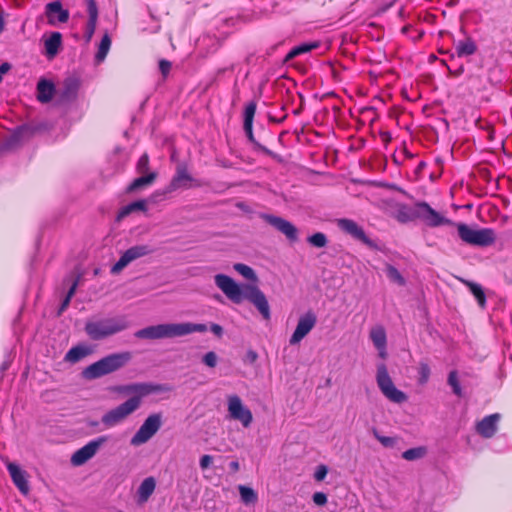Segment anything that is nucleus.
<instances>
[{"mask_svg": "<svg viewBox=\"0 0 512 512\" xmlns=\"http://www.w3.org/2000/svg\"><path fill=\"white\" fill-rule=\"evenodd\" d=\"M229 469L234 473L237 472L240 469L239 462L237 460L231 461L229 463Z\"/></svg>", "mask_w": 512, "mask_h": 512, "instance_id": "obj_54", "label": "nucleus"}, {"mask_svg": "<svg viewBox=\"0 0 512 512\" xmlns=\"http://www.w3.org/2000/svg\"><path fill=\"white\" fill-rule=\"evenodd\" d=\"M157 178L156 172H149L147 174H143L140 177L135 178L130 185L127 187L128 192H135L143 189L146 186L151 185L155 179Z\"/></svg>", "mask_w": 512, "mask_h": 512, "instance_id": "obj_30", "label": "nucleus"}, {"mask_svg": "<svg viewBox=\"0 0 512 512\" xmlns=\"http://www.w3.org/2000/svg\"><path fill=\"white\" fill-rule=\"evenodd\" d=\"M77 286H78V278H75L65 296V298L63 299L61 305H60V308H59V314H61L64 310L67 309V307L69 306L70 304V301L72 299V297L74 296L75 294V291L77 289Z\"/></svg>", "mask_w": 512, "mask_h": 512, "instance_id": "obj_42", "label": "nucleus"}, {"mask_svg": "<svg viewBox=\"0 0 512 512\" xmlns=\"http://www.w3.org/2000/svg\"><path fill=\"white\" fill-rule=\"evenodd\" d=\"M162 415L161 413H154L149 415L137 432L132 436L130 444L132 446H140L147 443L161 428Z\"/></svg>", "mask_w": 512, "mask_h": 512, "instance_id": "obj_10", "label": "nucleus"}, {"mask_svg": "<svg viewBox=\"0 0 512 512\" xmlns=\"http://www.w3.org/2000/svg\"><path fill=\"white\" fill-rule=\"evenodd\" d=\"M407 29H408V27H404V28H403V32H406V31H407Z\"/></svg>", "mask_w": 512, "mask_h": 512, "instance_id": "obj_59", "label": "nucleus"}, {"mask_svg": "<svg viewBox=\"0 0 512 512\" xmlns=\"http://www.w3.org/2000/svg\"><path fill=\"white\" fill-rule=\"evenodd\" d=\"M327 473H328L327 466L321 464L317 467V469L314 473V478L316 481H323L325 479Z\"/></svg>", "mask_w": 512, "mask_h": 512, "instance_id": "obj_48", "label": "nucleus"}, {"mask_svg": "<svg viewBox=\"0 0 512 512\" xmlns=\"http://www.w3.org/2000/svg\"><path fill=\"white\" fill-rule=\"evenodd\" d=\"M4 30V19L2 17V15L0 14V34L3 32Z\"/></svg>", "mask_w": 512, "mask_h": 512, "instance_id": "obj_57", "label": "nucleus"}, {"mask_svg": "<svg viewBox=\"0 0 512 512\" xmlns=\"http://www.w3.org/2000/svg\"><path fill=\"white\" fill-rule=\"evenodd\" d=\"M227 410L229 417L239 421L244 428H248L253 422L251 410L246 407L238 395H230L227 398Z\"/></svg>", "mask_w": 512, "mask_h": 512, "instance_id": "obj_13", "label": "nucleus"}, {"mask_svg": "<svg viewBox=\"0 0 512 512\" xmlns=\"http://www.w3.org/2000/svg\"><path fill=\"white\" fill-rule=\"evenodd\" d=\"M168 388L162 384H156L152 382H138L124 385H118L114 387V391L118 394L131 397L129 399H136L137 409L140 407L142 399L153 393H160L167 391Z\"/></svg>", "mask_w": 512, "mask_h": 512, "instance_id": "obj_6", "label": "nucleus"}, {"mask_svg": "<svg viewBox=\"0 0 512 512\" xmlns=\"http://www.w3.org/2000/svg\"><path fill=\"white\" fill-rule=\"evenodd\" d=\"M37 99L41 103H48L55 93V85L52 81L41 78L37 83Z\"/></svg>", "mask_w": 512, "mask_h": 512, "instance_id": "obj_26", "label": "nucleus"}, {"mask_svg": "<svg viewBox=\"0 0 512 512\" xmlns=\"http://www.w3.org/2000/svg\"><path fill=\"white\" fill-rule=\"evenodd\" d=\"M241 501L245 505L254 504L258 500L257 493L250 487L239 485L238 487Z\"/></svg>", "mask_w": 512, "mask_h": 512, "instance_id": "obj_34", "label": "nucleus"}, {"mask_svg": "<svg viewBox=\"0 0 512 512\" xmlns=\"http://www.w3.org/2000/svg\"><path fill=\"white\" fill-rule=\"evenodd\" d=\"M136 169L139 174L149 173V157L146 153L139 158Z\"/></svg>", "mask_w": 512, "mask_h": 512, "instance_id": "obj_44", "label": "nucleus"}, {"mask_svg": "<svg viewBox=\"0 0 512 512\" xmlns=\"http://www.w3.org/2000/svg\"><path fill=\"white\" fill-rule=\"evenodd\" d=\"M426 454L425 447L410 448L402 453V458L407 461H414L424 457Z\"/></svg>", "mask_w": 512, "mask_h": 512, "instance_id": "obj_39", "label": "nucleus"}, {"mask_svg": "<svg viewBox=\"0 0 512 512\" xmlns=\"http://www.w3.org/2000/svg\"><path fill=\"white\" fill-rule=\"evenodd\" d=\"M374 436L384 447H392L395 444L394 438L382 436L376 430H374Z\"/></svg>", "mask_w": 512, "mask_h": 512, "instance_id": "obj_46", "label": "nucleus"}, {"mask_svg": "<svg viewBox=\"0 0 512 512\" xmlns=\"http://www.w3.org/2000/svg\"><path fill=\"white\" fill-rule=\"evenodd\" d=\"M22 128H18L11 136L10 138L8 139L7 141V146L8 147H13L14 145L18 144L20 141H21V133H22Z\"/></svg>", "mask_w": 512, "mask_h": 512, "instance_id": "obj_47", "label": "nucleus"}, {"mask_svg": "<svg viewBox=\"0 0 512 512\" xmlns=\"http://www.w3.org/2000/svg\"><path fill=\"white\" fill-rule=\"evenodd\" d=\"M46 15L50 24H54L55 19L60 23H66L69 19V11L63 9L60 1L48 3L46 5Z\"/></svg>", "mask_w": 512, "mask_h": 512, "instance_id": "obj_23", "label": "nucleus"}, {"mask_svg": "<svg viewBox=\"0 0 512 512\" xmlns=\"http://www.w3.org/2000/svg\"><path fill=\"white\" fill-rule=\"evenodd\" d=\"M459 238L466 244L477 247H487L494 243L495 233L489 228H473L465 223L454 222Z\"/></svg>", "mask_w": 512, "mask_h": 512, "instance_id": "obj_5", "label": "nucleus"}, {"mask_svg": "<svg viewBox=\"0 0 512 512\" xmlns=\"http://www.w3.org/2000/svg\"><path fill=\"white\" fill-rule=\"evenodd\" d=\"M8 67V64H3L2 66H0V72L5 73L8 70Z\"/></svg>", "mask_w": 512, "mask_h": 512, "instance_id": "obj_58", "label": "nucleus"}, {"mask_svg": "<svg viewBox=\"0 0 512 512\" xmlns=\"http://www.w3.org/2000/svg\"><path fill=\"white\" fill-rule=\"evenodd\" d=\"M8 368V363L7 362H4L1 367H0V378H2V374L4 373V371Z\"/></svg>", "mask_w": 512, "mask_h": 512, "instance_id": "obj_56", "label": "nucleus"}, {"mask_svg": "<svg viewBox=\"0 0 512 512\" xmlns=\"http://www.w3.org/2000/svg\"><path fill=\"white\" fill-rule=\"evenodd\" d=\"M91 350L83 345H77L72 347L68 350V352L65 354V361L69 363H77L83 358H85L87 355H89Z\"/></svg>", "mask_w": 512, "mask_h": 512, "instance_id": "obj_31", "label": "nucleus"}, {"mask_svg": "<svg viewBox=\"0 0 512 512\" xmlns=\"http://www.w3.org/2000/svg\"><path fill=\"white\" fill-rule=\"evenodd\" d=\"M307 242L315 248H323L328 244V239L324 233L316 232L307 238Z\"/></svg>", "mask_w": 512, "mask_h": 512, "instance_id": "obj_40", "label": "nucleus"}, {"mask_svg": "<svg viewBox=\"0 0 512 512\" xmlns=\"http://www.w3.org/2000/svg\"><path fill=\"white\" fill-rule=\"evenodd\" d=\"M130 322L125 315L87 321L85 333L93 341H100L128 329Z\"/></svg>", "mask_w": 512, "mask_h": 512, "instance_id": "obj_3", "label": "nucleus"}, {"mask_svg": "<svg viewBox=\"0 0 512 512\" xmlns=\"http://www.w3.org/2000/svg\"><path fill=\"white\" fill-rule=\"evenodd\" d=\"M217 359H218V357H217L216 353H215V352H213V351H210V352H207V353L203 356V358H202V362H203L206 366H208V367H210V368H214V367L217 365Z\"/></svg>", "mask_w": 512, "mask_h": 512, "instance_id": "obj_45", "label": "nucleus"}, {"mask_svg": "<svg viewBox=\"0 0 512 512\" xmlns=\"http://www.w3.org/2000/svg\"><path fill=\"white\" fill-rule=\"evenodd\" d=\"M111 47V38L108 33H105L100 41L98 46L97 53L95 55L96 64H100L103 62L110 50Z\"/></svg>", "mask_w": 512, "mask_h": 512, "instance_id": "obj_32", "label": "nucleus"}, {"mask_svg": "<svg viewBox=\"0 0 512 512\" xmlns=\"http://www.w3.org/2000/svg\"><path fill=\"white\" fill-rule=\"evenodd\" d=\"M313 502L318 506H324L327 503V495L323 492H315L312 496Z\"/></svg>", "mask_w": 512, "mask_h": 512, "instance_id": "obj_49", "label": "nucleus"}, {"mask_svg": "<svg viewBox=\"0 0 512 512\" xmlns=\"http://www.w3.org/2000/svg\"><path fill=\"white\" fill-rule=\"evenodd\" d=\"M210 331L217 337H221L223 335V328L219 324H216V323L211 324Z\"/></svg>", "mask_w": 512, "mask_h": 512, "instance_id": "obj_52", "label": "nucleus"}, {"mask_svg": "<svg viewBox=\"0 0 512 512\" xmlns=\"http://www.w3.org/2000/svg\"><path fill=\"white\" fill-rule=\"evenodd\" d=\"M261 218L275 228L277 231L285 235L290 242L298 241V229L290 221L272 214H262Z\"/></svg>", "mask_w": 512, "mask_h": 512, "instance_id": "obj_16", "label": "nucleus"}, {"mask_svg": "<svg viewBox=\"0 0 512 512\" xmlns=\"http://www.w3.org/2000/svg\"><path fill=\"white\" fill-rule=\"evenodd\" d=\"M412 213L415 217L421 219L429 227L454 225L453 220L442 216L425 201L415 203Z\"/></svg>", "mask_w": 512, "mask_h": 512, "instance_id": "obj_9", "label": "nucleus"}, {"mask_svg": "<svg viewBox=\"0 0 512 512\" xmlns=\"http://www.w3.org/2000/svg\"><path fill=\"white\" fill-rule=\"evenodd\" d=\"M337 226L344 233L350 235L354 239L362 242L366 246L370 248H375L376 244L373 240H371L363 230L361 226H359L354 220L348 218H341L337 220Z\"/></svg>", "mask_w": 512, "mask_h": 512, "instance_id": "obj_19", "label": "nucleus"}, {"mask_svg": "<svg viewBox=\"0 0 512 512\" xmlns=\"http://www.w3.org/2000/svg\"><path fill=\"white\" fill-rule=\"evenodd\" d=\"M466 284L469 287L470 292L476 298L479 306L481 308H484L485 305H486V296H485V293H484L483 288L481 287V285H479L477 283H474V282H469V281L466 282Z\"/></svg>", "mask_w": 512, "mask_h": 512, "instance_id": "obj_37", "label": "nucleus"}, {"mask_svg": "<svg viewBox=\"0 0 512 512\" xmlns=\"http://www.w3.org/2000/svg\"><path fill=\"white\" fill-rule=\"evenodd\" d=\"M159 69H160L161 73L163 74V76H166L170 72L171 63L168 60L162 59L159 62Z\"/></svg>", "mask_w": 512, "mask_h": 512, "instance_id": "obj_51", "label": "nucleus"}, {"mask_svg": "<svg viewBox=\"0 0 512 512\" xmlns=\"http://www.w3.org/2000/svg\"><path fill=\"white\" fill-rule=\"evenodd\" d=\"M107 439V436H100L75 451L71 457L72 465L81 466L86 463L97 453L98 449L107 441Z\"/></svg>", "mask_w": 512, "mask_h": 512, "instance_id": "obj_17", "label": "nucleus"}, {"mask_svg": "<svg viewBox=\"0 0 512 512\" xmlns=\"http://www.w3.org/2000/svg\"><path fill=\"white\" fill-rule=\"evenodd\" d=\"M385 273L391 282L396 283L399 286H404L406 284L405 278L395 266L386 264Z\"/></svg>", "mask_w": 512, "mask_h": 512, "instance_id": "obj_36", "label": "nucleus"}, {"mask_svg": "<svg viewBox=\"0 0 512 512\" xmlns=\"http://www.w3.org/2000/svg\"><path fill=\"white\" fill-rule=\"evenodd\" d=\"M216 286L235 304H240L243 299L251 302L265 320L271 318L270 306L265 294L255 285H238L233 278L225 274H217L214 277Z\"/></svg>", "mask_w": 512, "mask_h": 512, "instance_id": "obj_1", "label": "nucleus"}, {"mask_svg": "<svg viewBox=\"0 0 512 512\" xmlns=\"http://www.w3.org/2000/svg\"><path fill=\"white\" fill-rule=\"evenodd\" d=\"M376 382L382 394L389 401L400 404L407 400V395L395 387L387 367L383 363L377 366Z\"/></svg>", "mask_w": 512, "mask_h": 512, "instance_id": "obj_8", "label": "nucleus"}, {"mask_svg": "<svg viewBox=\"0 0 512 512\" xmlns=\"http://www.w3.org/2000/svg\"><path fill=\"white\" fill-rule=\"evenodd\" d=\"M131 359L129 351L112 353L84 368L81 374L86 380L98 379L122 369Z\"/></svg>", "mask_w": 512, "mask_h": 512, "instance_id": "obj_4", "label": "nucleus"}, {"mask_svg": "<svg viewBox=\"0 0 512 512\" xmlns=\"http://www.w3.org/2000/svg\"><path fill=\"white\" fill-rule=\"evenodd\" d=\"M205 331H207V326L201 323H165L145 327L136 331L134 335L139 339H162Z\"/></svg>", "mask_w": 512, "mask_h": 512, "instance_id": "obj_2", "label": "nucleus"}, {"mask_svg": "<svg viewBox=\"0 0 512 512\" xmlns=\"http://www.w3.org/2000/svg\"><path fill=\"white\" fill-rule=\"evenodd\" d=\"M500 417L499 413L485 416L482 420L477 422L475 427L476 432L484 438H491L498 430Z\"/></svg>", "mask_w": 512, "mask_h": 512, "instance_id": "obj_20", "label": "nucleus"}, {"mask_svg": "<svg viewBox=\"0 0 512 512\" xmlns=\"http://www.w3.org/2000/svg\"><path fill=\"white\" fill-rule=\"evenodd\" d=\"M257 357H258V355L255 351L249 350L247 352V358L249 359L250 362L256 361Z\"/></svg>", "mask_w": 512, "mask_h": 512, "instance_id": "obj_55", "label": "nucleus"}, {"mask_svg": "<svg viewBox=\"0 0 512 512\" xmlns=\"http://www.w3.org/2000/svg\"><path fill=\"white\" fill-rule=\"evenodd\" d=\"M448 70H449V73L455 77H458L460 75L463 74L464 72V66L463 65H460L459 67L455 68V69H452V67L450 66H447Z\"/></svg>", "mask_w": 512, "mask_h": 512, "instance_id": "obj_53", "label": "nucleus"}, {"mask_svg": "<svg viewBox=\"0 0 512 512\" xmlns=\"http://www.w3.org/2000/svg\"><path fill=\"white\" fill-rule=\"evenodd\" d=\"M7 470L14 485L22 494L26 495L29 492V484L26 478V472L15 463H8Z\"/></svg>", "mask_w": 512, "mask_h": 512, "instance_id": "obj_21", "label": "nucleus"}, {"mask_svg": "<svg viewBox=\"0 0 512 512\" xmlns=\"http://www.w3.org/2000/svg\"><path fill=\"white\" fill-rule=\"evenodd\" d=\"M203 183L200 179L194 178L188 171L187 164L184 162L179 163L176 166V171L169 184L160 193L165 195L173 193L179 189H190L192 187H202Z\"/></svg>", "mask_w": 512, "mask_h": 512, "instance_id": "obj_7", "label": "nucleus"}, {"mask_svg": "<svg viewBox=\"0 0 512 512\" xmlns=\"http://www.w3.org/2000/svg\"><path fill=\"white\" fill-rule=\"evenodd\" d=\"M137 410L136 399H127L117 407L110 409L101 417V423L111 428L122 423L129 415Z\"/></svg>", "mask_w": 512, "mask_h": 512, "instance_id": "obj_11", "label": "nucleus"}, {"mask_svg": "<svg viewBox=\"0 0 512 512\" xmlns=\"http://www.w3.org/2000/svg\"><path fill=\"white\" fill-rule=\"evenodd\" d=\"M317 323L316 314L309 310L298 319L296 328L289 339L290 345H296L305 338Z\"/></svg>", "mask_w": 512, "mask_h": 512, "instance_id": "obj_15", "label": "nucleus"}, {"mask_svg": "<svg viewBox=\"0 0 512 512\" xmlns=\"http://www.w3.org/2000/svg\"><path fill=\"white\" fill-rule=\"evenodd\" d=\"M370 339L373 342L375 348L378 350L379 356L381 358H385L387 355V336L385 329L380 325L373 327L370 330Z\"/></svg>", "mask_w": 512, "mask_h": 512, "instance_id": "obj_24", "label": "nucleus"}, {"mask_svg": "<svg viewBox=\"0 0 512 512\" xmlns=\"http://www.w3.org/2000/svg\"><path fill=\"white\" fill-rule=\"evenodd\" d=\"M318 47V43L316 42H313V43H302L300 45H297L295 47H293L288 53L287 55L285 56V62H288L292 59H294L295 57L301 55V54H304V53H307V52H310L311 50L315 49Z\"/></svg>", "mask_w": 512, "mask_h": 512, "instance_id": "obj_33", "label": "nucleus"}, {"mask_svg": "<svg viewBox=\"0 0 512 512\" xmlns=\"http://www.w3.org/2000/svg\"><path fill=\"white\" fill-rule=\"evenodd\" d=\"M62 45V35L60 32H52L44 41L45 53L49 59L54 58Z\"/></svg>", "mask_w": 512, "mask_h": 512, "instance_id": "obj_28", "label": "nucleus"}, {"mask_svg": "<svg viewBox=\"0 0 512 512\" xmlns=\"http://www.w3.org/2000/svg\"><path fill=\"white\" fill-rule=\"evenodd\" d=\"M430 367L427 363L421 362L418 367V382L423 385L426 384L430 377Z\"/></svg>", "mask_w": 512, "mask_h": 512, "instance_id": "obj_43", "label": "nucleus"}, {"mask_svg": "<svg viewBox=\"0 0 512 512\" xmlns=\"http://www.w3.org/2000/svg\"><path fill=\"white\" fill-rule=\"evenodd\" d=\"M257 104L255 101L249 102L244 109V121H243V128L245 131V134L248 138V140L254 145L256 150H259L266 155L272 156L273 152L268 149L267 147L261 145L258 141H256L254 134H253V119L255 116Z\"/></svg>", "mask_w": 512, "mask_h": 512, "instance_id": "obj_14", "label": "nucleus"}, {"mask_svg": "<svg viewBox=\"0 0 512 512\" xmlns=\"http://www.w3.org/2000/svg\"><path fill=\"white\" fill-rule=\"evenodd\" d=\"M455 51L458 57H467L476 53L477 45L475 41L468 37L465 40H460L455 44Z\"/></svg>", "mask_w": 512, "mask_h": 512, "instance_id": "obj_29", "label": "nucleus"}, {"mask_svg": "<svg viewBox=\"0 0 512 512\" xmlns=\"http://www.w3.org/2000/svg\"><path fill=\"white\" fill-rule=\"evenodd\" d=\"M156 488V481L153 477L145 478L137 490V502L143 504L148 501Z\"/></svg>", "mask_w": 512, "mask_h": 512, "instance_id": "obj_27", "label": "nucleus"}, {"mask_svg": "<svg viewBox=\"0 0 512 512\" xmlns=\"http://www.w3.org/2000/svg\"><path fill=\"white\" fill-rule=\"evenodd\" d=\"M88 21L86 23L84 38L86 42H90L96 29L98 20V7L95 0L87 1Z\"/></svg>", "mask_w": 512, "mask_h": 512, "instance_id": "obj_22", "label": "nucleus"}, {"mask_svg": "<svg viewBox=\"0 0 512 512\" xmlns=\"http://www.w3.org/2000/svg\"><path fill=\"white\" fill-rule=\"evenodd\" d=\"M213 457L211 455H203L200 458L199 465L202 470H205L210 467L212 464Z\"/></svg>", "mask_w": 512, "mask_h": 512, "instance_id": "obj_50", "label": "nucleus"}, {"mask_svg": "<svg viewBox=\"0 0 512 512\" xmlns=\"http://www.w3.org/2000/svg\"><path fill=\"white\" fill-rule=\"evenodd\" d=\"M337 226L344 233L350 235L354 239L362 242L366 246L370 248H375L376 244L373 240H371L363 230L361 226H359L354 220L348 218H341L337 220Z\"/></svg>", "mask_w": 512, "mask_h": 512, "instance_id": "obj_18", "label": "nucleus"}, {"mask_svg": "<svg viewBox=\"0 0 512 512\" xmlns=\"http://www.w3.org/2000/svg\"><path fill=\"white\" fill-rule=\"evenodd\" d=\"M234 269L235 271H237L240 275H242L244 278L248 279V280H256L257 277H256V274L254 272V270L246 265V264H243V263H236L234 265Z\"/></svg>", "mask_w": 512, "mask_h": 512, "instance_id": "obj_41", "label": "nucleus"}, {"mask_svg": "<svg viewBox=\"0 0 512 512\" xmlns=\"http://www.w3.org/2000/svg\"><path fill=\"white\" fill-rule=\"evenodd\" d=\"M154 252L155 249L147 244L132 246L122 253L119 260L112 266L111 273L118 274L131 262Z\"/></svg>", "mask_w": 512, "mask_h": 512, "instance_id": "obj_12", "label": "nucleus"}, {"mask_svg": "<svg viewBox=\"0 0 512 512\" xmlns=\"http://www.w3.org/2000/svg\"><path fill=\"white\" fill-rule=\"evenodd\" d=\"M146 211L147 210V201L145 199H140L134 202L129 203L128 205L124 206L120 213L119 217H124L130 214L133 211Z\"/></svg>", "mask_w": 512, "mask_h": 512, "instance_id": "obj_35", "label": "nucleus"}, {"mask_svg": "<svg viewBox=\"0 0 512 512\" xmlns=\"http://www.w3.org/2000/svg\"><path fill=\"white\" fill-rule=\"evenodd\" d=\"M79 90V82L75 78H68L65 80L59 101L61 103H70L76 99Z\"/></svg>", "mask_w": 512, "mask_h": 512, "instance_id": "obj_25", "label": "nucleus"}, {"mask_svg": "<svg viewBox=\"0 0 512 512\" xmlns=\"http://www.w3.org/2000/svg\"><path fill=\"white\" fill-rule=\"evenodd\" d=\"M447 383L452 388V391L456 396L462 397V388L458 380V373L456 370H452L449 372Z\"/></svg>", "mask_w": 512, "mask_h": 512, "instance_id": "obj_38", "label": "nucleus"}]
</instances>
